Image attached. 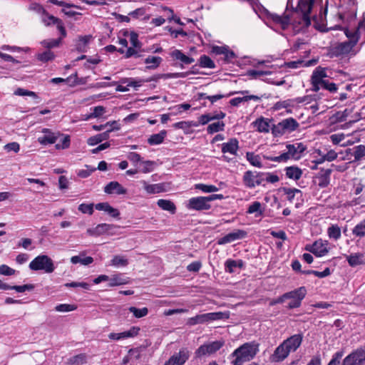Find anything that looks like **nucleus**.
Here are the masks:
<instances>
[{"mask_svg":"<svg viewBox=\"0 0 365 365\" xmlns=\"http://www.w3.org/2000/svg\"><path fill=\"white\" fill-rule=\"evenodd\" d=\"M315 0H287V10L283 16L271 14L270 18L276 26L284 30L290 24L296 22L294 16L299 17L298 24L301 28L307 27L311 24L310 12Z\"/></svg>","mask_w":365,"mask_h":365,"instance_id":"obj_1","label":"nucleus"},{"mask_svg":"<svg viewBox=\"0 0 365 365\" xmlns=\"http://www.w3.org/2000/svg\"><path fill=\"white\" fill-rule=\"evenodd\" d=\"M364 21V19L361 20L359 22L358 26L353 31L346 29L344 31L346 37L348 38V41L341 42L333 46L331 48V53L333 55L336 56L346 55L353 50V48L359 41L360 31L365 29Z\"/></svg>","mask_w":365,"mask_h":365,"instance_id":"obj_2","label":"nucleus"},{"mask_svg":"<svg viewBox=\"0 0 365 365\" xmlns=\"http://www.w3.org/2000/svg\"><path fill=\"white\" fill-rule=\"evenodd\" d=\"M259 351V344L255 341L247 342L236 349L231 354V363L240 365L252 360Z\"/></svg>","mask_w":365,"mask_h":365,"instance_id":"obj_3","label":"nucleus"},{"mask_svg":"<svg viewBox=\"0 0 365 365\" xmlns=\"http://www.w3.org/2000/svg\"><path fill=\"white\" fill-rule=\"evenodd\" d=\"M29 267L33 271L41 270L47 274L52 273L56 268L51 258L46 255H40L36 257L30 262Z\"/></svg>","mask_w":365,"mask_h":365,"instance_id":"obj_4","label":"nucleus"},{"mask_svg":"<svg viewBox=\"0 0 365 365\" xmlns=\"http://www.w3.org/2000/svg\"><path fill=\"white\" fill-rule=\"evenodd\" d=\"M299 126V123L293 118L282 120L272 127V133L274 136H280L296 130Z\"/></svg>","mask_w":365,"mask_h":365,"instance_id":"obj_5","label":"nucleus"},{"mask_svg":"<svg viewBox=\"0 0 365 365\" xmlns=\"http://www.w3.org/2000/svg\"><path fill=\"white\" fill-rule=\"evenodd\" d=\"M224 344L225 341L222 339L205 343L195 351V357L202 358L213 354L220 350Z\"/></svg>","mask_w":365,"mask_h":365,"instance_id":"obj_6","label":"nucleus"},{"mask_svg":"<svg viewBox=\"0 0 365 365\" xmlns=\"http://www.w3.org/2000/svg\"><path fill=\"white\" fill-rule=\"evenodd\" d=\"M306 294L307 289L305 287H300L293 291L285 293L284 298L290 299L287 304V308L294 309L299 307Z\"/></svg>","mask_w":365,"mask_h":365,"instance_id":"obj_7","label":"nucleus"},{"mask_svg":"<svg viewBox=\"0 0 365 365\" xmlns=\"http://www.w3.org/2000/svg\"><path fill=\"white\" fill-rule=\"evenodd\" d=\"M287 151L282 153L284 162L289 159L299 160L302 156L307 147L302 143H296L287 144L286 146Z\"/></svg>","mask_w":365,"mask_h":365,"instance_id":"obj_8","label":"nucleus"},{"mask_svg":"<svg viewBox=\"0 0 365 365\" xmlns=\"http://www.w3.org/2000/svg\"><path fill=\"white\" fill-rule=\"evenodd\" d=\"M327 76L326 68L320 66L316 68L311 77L312 90L317 92L323 88L327 81Z\"/></svg>","mask_w":365,"mask_h":365,"instance_id":"obj_9","label":"nucleus"},{"mask_svg":"<svg viewBox=\"0 0 365 365\" xmlns=\"http://www.w3.org/2000/svg\"><path fill=\"white\" fill-rule=\"evenodd\" d=\"M220 146L222 153L224 154L222 160L226 162H230L231 158L227 156L226 154L236 156L239 150V141L237 138H230L227 142L220 144Z\"/></svg>","mask_w":365,"mask_h":365,"instance_id":"obj_10","label":"nucleus"},{"mask_svg":"<svg viewBox=\"0 0 365 365\" xmlns=\"http://www.w3.org/2000/svg\"><path fill=\"white\" fill-rule=\"evenodd\" d=\"M41 133V135L38 137L37 141L42 145L53 144L63 135L60 132L53 131L48 128H43Z\"/></svg>","mask_w":365,"mask_h":365,"instance_id":"obj_11","label":"nucleus"},{"mask_svg":"<svg viewBox=\"0 0 365 365\" xmlns=\"http://www.w3.org/2000/svg\"><path fill=\"white\" fill-rule=\"evenodd\" d=\"M187 207L193 210H207L210 208V205L207 197H195L187 201Z\"/></svg>","mask_w":365,"mask_h":365,"instance_id":"obj_12","label":"nucleus"},{"mask_svg":"<svg viewBox=\"0 0 365 365\" xmlns=\"http://www.w3.org/2000/svg\"><path fill=\"white\" fill-rule=\"evenodd\" d=\"M317 257H323L326 255L329 250V242L327 240H317L312 246L306 248Z\"/></svg>","mask_w":365,"mask_h":365,"instance_id":"obj_13","label":"nucleus"},{"mask_svg":"<svg viewBox=\"0 0 365 365\" xmlns=\"http://www.w3.org/2000/svg\"><path fill=\"white\" fill-rule=\"evenodd\" d=\"M365 360L364 349H357L348 355L344 360L343 365H360Z\"/></svg>","mask_w":365,"mask_h":365,"instance_id":"obj_14","label":"nucleus"},{"mask_svg":"<svg viewBox=\"0 0 365 365\" xmlns=\"http://www.w3.org/2000/svg\"><path fill=\"white\" fill-rule=\"evenodd\" d=\"M247 232L242 230H235L224 237L220 238L217 241L218 245H225L232 242L237 240L243 239L246 237Z\"/></svg>","mask_w":365,"mask_h":365,"instance_id":"obj_15","label":"nucleus"},{"mask_svg":"<svg viewBox=\"0 0 365 365\" xmlns=\"http://www.w3.org/2000/svg\"><path fill=\"white\" fill-rule=\"evenodd\" d=\"M190 356L187 349H182L178 353L173 355L165 365H183Z\"/></svg>","mask_w":365,"mask_h":365,"instance_id":"obj_16","label":"nucleus"},{"mask_svg":"<svg viewBox=\"0 0 365 365\" xmlns=\"http://www.w3.org/2000/svg\"><path fill=\"white\" fill-rule=\"evenodd\" d=\"M254 127L259 133H267L269 130H272V127L274 124H272V120L260 117L252 123Z\"/></svg>","mask_w":365,"mask_h":365,"instance_id":"obj_17","label":"nucleus"},{"mask_svg":"<svg viewBox=\"0 0 365 365\" xmlns=\"http://www.w3.org/2000/svg\"><path fill=\"white\" fill-rule=\"evenodd\" d=\"M140 328L138 327H133L129 330L120 333H110L108 338L112 340H120L126 338L134 337L139 333Z\"/></svg>","mask_w":365,"mask_h":365,"instance_id":"obj_18","label":"nucleus"},{"mask_svg":"<svg viewBox=\"0 0 365 365\" xmlns=\"http://www.w3.org/2000/svg\"><path fill=\"white\" fill-rule=\"evenodd\" d=\"M302 339V334H294L284 340L283 344L290 352L295 351L301 345Z\"/></svg>","mask_w":365,"mask_h":365,"instance_id":"obj_19","label":"nucleus"},{"mask_svg":"<svg viewBox=\"0 0 365 365\" xmlns=\"http://www.w3.org/2000/svg\"><path fill=\"white\" fill-rule=\"evenodd\" d=\"M104 192L110 195H125L127 193V190L124 188L118 182L112 181L105 186Z\"/></svg>","mask_w":365,"mask_h":365,"instance_id":"obj_20","label":"nucleus"},{"mask_svg":"<svg viewBox=\"0 0 365 365\" xmlns=\"http://www.w3.org/2000/svg\"><path fill=\"white\" fill-rule=\"evenodd\" d=\"M290 351L282 342L277 347L274 354L272 355V361L273 362H280L286 359Z\"/></svg>","mask_w":365,"mask_h":365,"instance_id":"obj_21","label":"nucleus"},{"mask_svg":"<svg viewBox=\"0 0 365 365\" xmlns=\"http://www.w3.org/2000/svg\"><path fill=\"white\" fill-rule=\"evenodd\" d=\"M140 182L148 194H156L165 191V185L163 183L150 185L145 180H141Z\"/></svg>","mask_w":365,"mask_h":365,"instance_id":"obj_22","label":"nucleus"},{"mask_svg":"<svg viewBox=\"0 0 365 365\" xmlns=\"http://www.w3.org/2000/svg\"><path fill=\"white\" fill-rule=\"evenodd\" d=\"M119 128H110L106 132L92 136L88 139V144L89 145H95L103 140L108 139L109 133L113 130H118Z\"/></svg>","mask_w":365,"mask_h":365,"instance_id":"obj_23","label":"nucleus"},{"mask_svg":"<svg viewBox=\"0 0 365 365\" xmlns=\"http://www.w3.org/2000/svg\"><path fill=\"white\" fill-rule=\"evenodd\" d=\"M225 314L219 312H210L207 314H198L200 324H204L212 321L223 319Z\"/></svg>","mask_w":365,"mask_h":365,"instance_id":"obj_24","label":"nucleus"},{"mask_svg":"<svg viewBox=\"0 0 365 365\" xmlns=\"http://www.w3.org/2000/svg\"><path fill=\"white\" fill-rule=\"evenodd\" d=\"M110 227L109 224L107 223H101L98 224L95 227L88 228L86 230V233L90 236H100L103 234H106L108 231V228Z\"/></svg>","mask_w":365,"mask_h":365,"instance_id":"obj_25","label":"nucleus"},{"mask_svg":"<svg viewBox=\"0 0 365 365\" xmlns=\"http://www.w3.org/2000/svg\"><path fill=\"white\" fill-rule=\"evenodd\" d=\"M170 56L174 60L180 61L186 65L191 64L194 62V59L192 58L185 55L181 51L178 49L173 51L170 53Z\"/></svg>","mask_w":365,"mask_h":365,"instance_id":"obj_26","label":"nucleus"},{"mask_svg":"<svg viewBox=\"0 0 365 365\" xmlns=\"http://www.w3.org/2000/svg\"><path fill=\"white\" fill-rule=\"evenodd\" d=\"M286 176L292 180H298L302 175V170L297 166L287 167L285 169Z\"/></svg>","mask_w":365,"mask_h":365,"instance_id":"obj_27","label":"nucleus"},{"mask_svg":"<svg viewBox=\"0 0 365 365\" xmlns=\"http://www.w3.org/2000/svg\"><path fill=\"white\" fill-rule=\"evenodd\" d=\"M108 282L109 287H115L128 284V279L124 277V276L122 274H114L110 277H108Z\"/></svg>","mask_w":365,"mask_h":365,"instance_id":"obj_28","label":"nucleus"},{"mask_svg":"<svg viewBox=\"0 0 365 365\" xmlns=\"http://www.w3.org/2000/svg\"><path fill=\"white\" fill-rule=\"evenodd\" d=\"M244 185L248 188H254L256 187L255 173L247 170L243 175Z\"/></svg>","mask_w":365,"mask_h":365,"instance_id":"obj_29","label":"nucleus"},{"mask_svg":"<svg viewBox=\"0 0 365 365\" xmlns=\"http://www.w3.org/2000/svg\"><path fill=\"white\" fill-rule=\"evenodd\" d=\"M346 259L350 266L356 267L357 265L362 264L365 258L362 253H354L346 256Z\"/></svg>","mask_w":365,"mask_h":365,"instance_id":"obj_30","label":"nucleus"},{"mask_svg":"<svg viewBox=\"0 0 365 365\" xmlns=\"http://www.w3.org/2000/svg\"><path fill=\"white\" fill-rule=\"evenodd\" d=\"M284 194L287 195V199L290 202H293L294 200L302 199V192L300 190L297 188H284Z\"/></svg>","mask_w":365,"mask_h":365,"instance_id":"obj_31","label":"nucleus"},{"mask_svg":"<svg viewBox=\"0 0 365 365\" xmlns=\"http://www.w3.org/2000/svg\"><path fill=\"white\" fill-rule=\"evenodd\" d=\"M225 270L229 273H233L235 272V269L242 268L244 267V262L242 259H227L225 263Z\"/></svg>","mask_w":365,"mask_h":365,"instance_id":"obj_32","label":"nucleus"},{"mask_svg":"<svg viewBox=\"0 0 365 365\" xmlns=\"http://www.w3.org/2000/svg\"><path fill=\"white\" fill-rule=\"evenodd\" d=\"M167 135V131L163 130L156 134H153L148 139V143L151 145H159L162 143Z\"/></svg>","mask_w":365,"mask_h":365,"instance_id":"obj_33","label":"nucleus"},{"mask_svg":"<svg viewBox=\"0 0 365 365\" xmlns=\"http://www.w3.org/2000/svg\"><path fill=\"white\" fill-rule=\"evenodd\" d=\"M175 129H182L185 133H188L192 127H197V124L195 121H180L173 125Z\"/></svg>","mask_w":365,"mask_h":365,"instance_id":"obj_34","label":"nucleus"},{"mask_svg":"<svg viewBox=\"0 0 365 365\" xmlns=\"http://www.w3.org/2000/svg\"><path fill=\"white\" fill-rule=\"evenodd\" d=\"M128 264V260L125 257L121 255H115L111 259L109 265L113 266L115 267H126Z\"/></svg>","mask_w":365,"mask_h":365,"instance_id":"obj_35","label":"nucleus"},{"mask_svg":"<svg viewBox=\"0 0 365 365\" xmlns=\"http://www.w3.org/2000/svg\"><path fill=\"white\" fill-rule=\"evenodd\" d=\"M247 212L255 214V217H259L263 214L264 210L262 208V204L258 201H255L249 206Z\"/></svg>","mask_w":365,"mask_h":365,"instance_id":"obj_36","label":"nucleus"},{"mask_svg":"<svg viewBox=\"0 0 365 365\" xmlns=\"http://www.w3.org/2000/svg\"><path fill=\"white\" fill-rule=\"evenodd\" d=\"M322 174L319 177V185L322 187H327L330 182V175L331 173V169L322 170Z\"/></svg>","mask_w":365,"mask_h":365,"instance_id":"obj_37","label":"nucleus"},{"mask_svg":"<svg viewBox=\"0 0 365 365\" xmlns=\"http://www.w3.org/2000/svg\"><path fill=\"white\" fill-rule=\"evenodd\" d=\"M246 158L252 165L259 168L262 167L260 157L258 155H255L254 153L247 152L246 153Z\"/></svg>","mask_w":365,"mask_h":365,"instance_id":"obj_38","label":"nucleus"},{"mask_svg":"<svg viewBox=\"0 0 365 365\" xmlns=\"http://www.w3.org/2000/svg\"><path fill=\"white\" fill-rule=\"evenodd\" d=\"M327 235L330 239L337 240L341 237V229L337 225H331L327 229Z\"/></svg>","mask_w":365,"mask_h":365,"instance_id":"obj_39","label":"nucleus"},{"mask_svg":"<svg viewBox=\"0 0 365 365\" xmlns=\"http://www.w3.org/2000/svg\"><path fill=\"white\" fill-rule=\"evenodd\" d=\"M157 204L164 210L170 211L172 213H174L175 211L174 203L170 200L160 199L158 200Z\"/></svg>","mask_w":365,"mask_h":365,"instance_id":"obj_40","label":"nucleus"},{"mask_svg":"<svg viewBox=\"0 0 365 365\" xmlns=\"http://www.w3.org/2000/svg\"><path fill=\"white\" fill-rule=\"evenodd\" d=\"M162 61V58L160 56H148L144 61L146 64H148L147 68L155 69L159 66Z\"/></svg>","mask_w":365,"mask_h":365,"instance_id":"obj_41","label":"nucleus"},{"mask_svg":"<svg viewBox=\"0 0 365 365\" xmlns=\"http://www.w3.org/2000/svg\"><path fill=\"white\" fill-rule=\"evenodd\" d=\"M272 73V72L269 70L253 69L247 71V76L252 78H259L265 76L271 75Z\"/></svg>","mask_w":365,"mask_h":365,"instance_id":"obj_42","label":"nucleus"},{"mask_svg":"<svg viewBox=\"0 0 365 365\" xmlns=\"http://www.w3.org/2000/svg\"><path fill=\"white\" fill-rule=\"evenodd\" d=\"M316 63V61H304L302 60L292 61L287 63V66L291 68H297L300 66H310Z\"/></svg>","mask_w":365,"mask_h":365,"instance_id":"obj_43","label":"nucleus"},{"mask_svg":"<svg viewBox=\"0 0 365 365\" xmlns=\"http://www.w3.org/2000/svg\"><path fill=\"white\" fill-rule=\"evenodd\" d=\"M225 123L222 121H217L210 124L207 128V131L210 134L222 131L225 129Z\"/></svg>","mask_w":365,"mask_h":365,"instance_id":"obj_44","label":"nucleus"},{"mask_svg":"<svg viewBox=\"0 0 365 365\" xmlns=\"http://www.w3.org/2000/svg\"><path fill=\"white\" fill-rule=\"evenodd\" d=\"M71 262L73 264L80 263L83 265H88L93 262V259L91 257H81L80 255L73 256L71 258Z\"/></svg>","mask_w":365,"mask_h":365,"instance_id":"obj_45","label":"nucleus"},{"mask_svg":"<svg viewBox=\"0 0 365 365\" xmlns=\"http://www.w3.org/2000/svg\"><path fill=\"white\" fill-rule=\"evenodd\" d=\"M58 20L59 19L53 16V15L48 14L46 11V14H43L41 16V21L46 26L56 24Z\"/></svg>","mask_w":365,"mask_h":365,"instance_id":"obj_46","label":"nucleus"},{"mask_svg":"<svg viewBox=\"0 0 365 365\" xmlns=\"http://www.w3.org/2000/svg\"><path fill=\"white\" fill-rule=\"evenodd\" d=\"M128 310L130 312L133 313L135 317L141 318L146 316L148 313V309L146 307H143L142 309H138L135 307H129Z\"/></svg>","mask_w":365,"mask_h":365,"instance_id":"obj_47","label":"nucleus"},{"mask_svg":"<svg viewBox=\"0 0 365 365\" xmlns=\"http://www.w3.org/2000/svg\"><path fill=\"white\" fill-rule=\"evenodd\" d=\"M70 361L73 365H81L88 362V356L85 354H80L72 357Z\"/></svg>","mask_w":365,"mask_h":365,"instance_id":"obj_48","label":"nucleus"},{"mask_svg":"<svg viewBox=\"0 0 365 365\" xmlns=\"http://www.w3.org/2000/svg\"><path fill=\"white\" fill-rule=\"evenodd\" d=\"M61 41V38L58 39H46L43 40L41 42V44L48 48L51 49L52 48L58 47Z\"/></svg>","mask_w":365,"mask_h":365,"instance_id":"obj_49","label":"nucleus"},{"mask_svg":"<svg viewBox=\"0 0 365 365\" xmlns=\"http://www.w3.org/2000/svg\"><path fill=\"white\" fill-rule=\"evenodd\" d=\"M354 236L362 237L365 235V222L362 221L356 225L352 230Z\"/></svg>","mask_w":365,"mask_h":365,"instance_id":"obj_50","label":"nucleus"},{"mask_svg":"<svg viewBox=\"0 0 365 365\" xmlns=\"http://www.w3.org/2000/svg\"><path fill=\"white\" fill-rule=\"evenodd\" d=\"M195 188L200 190L203 192L209 193L214 192L219 190L218 187L212 185H205V184H197L195 185Z\"/></svg>","mask_w":365,"mask_h":365,"instance_id":"obj_51","label":"nucleus"},{"mask_svg":"<svg viewBox=\"0 0 365 365\" xmlns=\"http://www.w3.org/2000/svg\"><path fill=\"white\" fill-rule=\"evenodd\" d=\"M155 164V162L151 160L142 161L140 163L142 168L140 171L143 173H150L153 170Z\"/></svg>","mask_w":365,"mask_h":365,"instance_id":"obj_52","label":"nucleus"},{"mask_svg":"<svg viewBox=\"0 0 365 365\" xmlns=\"http://www.w3.org/2000/svg\"><path fill=\"white\" fill-rule=\"evenodd\" d=\"M91 38L90 36H80L76 44L77 48L81 51H84Z\"/></svg>","mask_w":365,"mask_h":365,"instance_id":"obj_53","label":"nucleus"},{"mask_svg":"<svg viewBox=\"0 0 365 365\" xmlns=\"http://www.w3.org/2000/svg\"><path fill=\"white\" fill-rule=\"evenodd\" d=\"M55 56L52 51L48 50L41 53H39L37 56V58L42 62H48L52 61L54 58Z\"/></svg>","mask_w":365,"mask_h":365,"instance_id":"obj_54","label":"nucleus"},{"mask_svg":"<svg viewBox=\"0 0 365 365\" xmlns=\"http://www.w3.org/2000/svg\"><path fill=\"white\" fill-rule=\"evenodd\" d=\"M200 66L202 68H212L215 67V63L212 61V59L210 57L205 55L200 57Z\"/></svg>","mask_w":365,"mask_h":365,"instance_id":"obj_55","label":"nucleus"},{"mask_svg":"<svg viewBox=\"0 0 365 365\" xmlns=\"http://www.w3.org/2000/svg\"><path fill=\"white\" fill-rule=\"evenodd\" d=\"M93 206L94 205L93 203H82L79 205L78 210L83 214H88L91 215L93 213Z\"/></svg>","mask_w":365,"mask_h":365,"instance_id":"obj_56","label":"nucleus"},{"mask_svg":"<svg viewBox=\"0 0 365 365\" xmlns=\"http://www.w3.org/2000/svg\"><path fill=\"white\" fill-rule=\"evenodd\" d=\"M76 309V307L73 304H61L55 307V310L59 312H68L73 311Z\"/></svg>","mask_w":365,"mask_h":365,"instance_id":"obj_57","label":"nucleus"},{"mask_svg":"<svg viewBox=\"0 0 365 365\" xmlns=\"http://www.w3.org/2000/svg\"><path fill=\"white\" fill-rule=\"evenodd\" d=\"M350 111L345 109L344 111L337 112L334 115V118L336 122H343L347 120V117Z\"/></svg>","mask_w":365,"mask_h":365,"instance_id":"obj_58","label":"nucleus"},{"mask_svg":"<svg viewBox=\"0 0 365 365\" xmlns=\"http://www.w3.org/2000/svg\"><path fill=\"white\" fill-rule=\"evenodd\" d=\"M296 105L295 98L288 99L276 103V108H287L288 107H294Z\"/></svg>","mask_w":365,"mask_h":365,"instance_id":"obj_59","label":"nucleus"},{"mask_svg":"<svg viewBox=\"0 0 365 365\" xmlns=\"http://www.w3.org/2000/svg\"><path fill=\"white\" fill-rule=\"evenodd\" d=\"M130 42L133 47L141 49V43L138 40V35L135 32H130L129 35Z\"/></svg>","mask_w":365,"mask_h":365,"instance_id":"obj_60","label":"nucleus"},{"mask_svg":"<svg viewBox=\"0 0 365 365\" xmlns=\"http://www.w3.org/2000/svg\"><path fill=\"white\" fill-rule=\"evenodd\" d=\"M62 136H63V138L62 139L61 143H57L55 145V147L57 150L66 149V148H69V146H70V143H71L70 136L69 135H63Z\"/></svg>","mask_w":365,"mask_h":365,"instance_id":"obj_61","label":"nucleus"},{"mask_svg":"<svg viewBox=\"0 0 365 365\" xmlns=\"http://www.w3.org/2000/svg\"><path fill=\"white\" fill-rule=\"evenodd\" d=\"M14 94L16 95V96H31V97H32L34 98H37V95L36 94V93H34L33 91H27V90H25L24 88H17L14 91Z\"/></svg>","mask_w":365,"mask_h":365,"instance_id":"obj_62","label":"nucleus"},{"mask_svg":"<svg viewBox=\"0 0 365 365\" xmlns=\"http://www.w3.org/2000/svg\"><path fill=\"white\" fill-rule=\"evenodd\" d=\"M16 272V270L9 267L6 264H1L0 265V274L4 275V276H11L14 274Z\"/></svg>","mask_w":365,"mask_h":365,"instance_id":"obj_63","label":"nucleus"},{"mask_svg":"<svg viewBox=\"0 0 365 365\" xmlns=\"http://www.w3.org/2000/svg\"><path fill=\"white\" fill-rule=\"evenodd\" d=\"M142 50L140 48H135V47H129L126 52H125V58H130L132 56H135V57H140V55L139 54V53Z\"/></svg>","mask_w":365,"mask_h":365,"instance_id":"obj_64","label":"nucleus"}]
</instances>
